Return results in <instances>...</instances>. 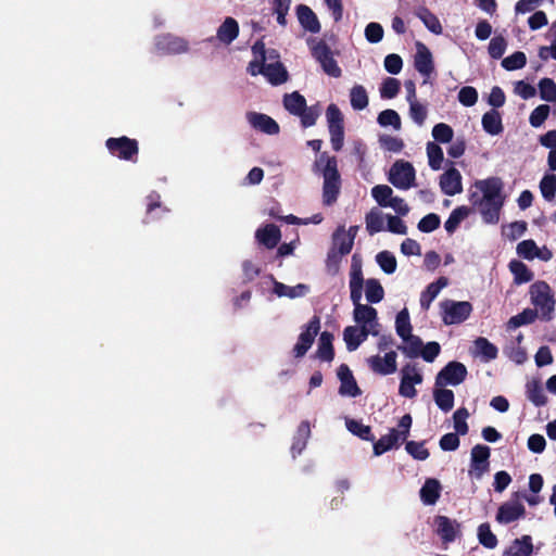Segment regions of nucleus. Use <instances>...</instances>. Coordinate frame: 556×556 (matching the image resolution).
Here are the masks:
<instances>
[{
  "instance_id": "obj_25",
  "label": "nucleus",
  "mask_w": 556,
  "mask_h": 556,
  "mask_svg": "<svg viewBox=\"0 0 556 556\" xmlns=\"http://www.w3.org/2000/svg\"><path fill=\"white\" fill-rule=\"evenodd\" d=\"M448 285V279L444 276L439 277L435 281L429 283L420 294V307L428 311L433 300L440 291Z\"/></svg>"
},
{
  "instance_id": "obj_57",
  "label": "nucleus",
  "mask_w": 556,
  "mask_h": 556,
  "mask_svg": "<svg viewBox=\"0 0 556 556\" xmlns=\"http://www.w3.org/2000/svg\"><path fill=\"white\" fill-rule=\"evenodd\" d=\"M401 89V83L399 79L393 77H387L383 79L380 87V96L382 99L395 98Z\"/></svg>"
},
{
  "instance_id": "obj_46",
  "label": "nucleus",
  "mask_w": 556,
  "mask_h": 556,
  "mask_svg": "<svg viewBox=\"0 0 556 556\" xmlns=\"http://www.w3.org/2000/svg\"><path fill=\"white\" fill-rule=\"evenodd\" d=\"M351 106L356 111H362L368 105V94L362 85H355L350 91Z\"/></svg>"
},
{
  "instance_id": "obj_7",
  "label": "nucleus",
  "mask_w": 556,
  "mask_h": 556,
  "mask_svg": "<svg viewBox=\"0 0 556 556\" xmlns=\"http://www.w3.org/2000/svg\"><path fill=\"white\" fill-rule=\"evenodd\" d=\"M388 179L395 188L407 190L415 185L416 172L409 162L399 160L391 166Z\"/></svg>"
},
{
  "instance_id": "obj_8",
  "label": "nucleus",
  "mask_w": 556,
  "mask_h": 556,
  "mask_svg": "<svg viewBox=\"0 0 556 556\" xmlns=\"http://www.w3.org/2000/svg\"><path fill=\"white\" fill-rule=\"evenodd\" d=\"M106 149L121 160L136 162L138 159V141L126 136L106 139Z\"/></svg>"
},
{
  "instance_id": "obj_23",
  "label": "nucleus",
  "mask_w": 556,
  "mask_h": 556,
  "mask_svg": "<svg viewBox=\"0 0 556 556\" xmlns=\"http://www.w3.org/2000/svg\"><path fill=\"white\" fill-rule=\"evenodd\" d=\"M156 48L163 53L178 54L188 50V42L182 38L167 34L157 38Z\"/></svg>"
},
{
  "instance_id": "obj_18",
  "label": "nucleus",
  "mask_w": 556,
  "mask_h": 556,
  "mask_svg": "<svg viewBox=\"0 0 556 556\" xmlns=\"http://www.w3.org/2000/svg\"><path fill=\"white\" fill-rule=\"evenodd\" d=\"M416 48L417 51L414 56V67L419 74L428 78L434 73L432 53L422 42H417Z\"/></svg>"
},
{
  "instance_id": "obj_56",
  "label": "nucleus",
  "mask_w": 556,
  "mask_h": 556,
  "mask_svg": "<svg viewBox=\"0 0 556 556\" xmlns=\"http://www.w3.org/2000/svg\"><path fill=\"white\" fill-rule=\"evenodd\" d=\"M478 539L480 544L486 548H494L497 545V538L491 531V527L488 522L481 523L478 527Z\"/></svg>"
},
{
  "instance_id": "obj_64",
  "label": "nucleus",
  "mask_w": 556,
  "mask_h": 556,
  "mask_svg": "<svg viewBox=\"0 0 556 556\" xmlns=\"http://www.w3.org/2000/svg\"><path fill=\"white\" fill-rule=\"evenodd\" d=\"M549 106L547 104H540L536 106L529 116V123L532 127H541L549 115Z\"/></svg>"
},
{
  "instance_id": "obj_31",
  "label": "nucleus",
  "mask_w": 556,
  "mask_h": 556,
  "mask_svg": "<svg viewBox=\"0 0 556 556\" xmlns=\"http://www.w3.org/2000/svg\"><path fill=\"white\" fill-rule=\"evenodd\" d=\"M526 394L527 399L536 407H542L547 404V396L539 379H532L527 382Z\"/></svg>"
},
{
  "instance_id": "obj_27",
  "label": "nucleus",
  "mask_w": 556,
  "mask_h": 556,
  "mask_svg": "<svg viewBox=\"0 0 556 556\" xmlns=\"http://www.w3.org/2000/svg\"><path fill=\"white\" fill-rule=\"evenodd\" d=\"M441 483L438 479L428 478L419 491L420 500L425 505H434L441 495Z\"/></svg>"
},
{
  "instance_id": "obj_9",
  "label": "nucleus",
  "mask_w": 556,
  "mask_h": 556,
  "mask_svg": "<svg viewBox=\"0 0 556 556\" xmlns=\"http://www.w3.org/2000/svg\"><path fill=\"white\" fill-rule=\"evenodd\" d=\"M249 73L252 76L263 74L271 85H281L288 80V72L282 63H269L252 61L249 64Z\"/></svg>"
},
{
  "instance_id": "obj_21",
  "label": "nucleus",
  "mask_w": 556,
  "mask_h": 556,
  "mask_svg": "<svg viewBox=\"0 0 556 556\" xmlns=\"http://www.w3.org/2000/svg\"><path fill=\"white\" fill-rule=\"evenodd\" d=\"M247 118L253 128L264 134L278 135L280 131L278 123L266 114L250 112L248 113Z\"/></svg>"
},
{
  "instance_id": "obj_52",
  "label": "nucleus",
  "mask_w": 556,
  "mask_h": 556,
  "mask_svg": "<svg viewBox=\"0 0 556 556\" xmlns=\"http://www.w3.org/2000/svg\"><path fill=\"white\" fill-rule=\"evenodd\" d=\"M377 122L382 127L392 126L396 130L401 129L402 126L399 113L392 109L380 112Z\"/></svg>"
},
{
  "instance_id": "obj_22",
  "label": "nucleus",
  "mask_w": 556,
  "mask_h": 556,
  "mask_svg": "<svg viewBox=\"0 0 556 556\" xmlns=\"http://www.w3.org/2000/svg\"><path fill=\"white\" fill-rule=\"evenodd\" d=\"M437 533L444 543L454 542L459 534L460 525L446 516L435 517Z\"/></svg>"
},
{
  "instance_id": "obj_24",
  "label": "nucleus",
  "mask_w": 556,
  "mask_h": 556,
  "mask_svg": "<svg viewBox=\"0 0 556 556\" xmlns=\"http://www.w3.org/2000/svg\"><path fill=\"white\" fill-rule=\"evenodd\" d=\"M296 16L301 26L312 33L317 34L320 31V23L314 11L305 4H299L295 9Z\"/></svg>"
},
{
  "instance_id": "obj_5",
  "label": "nucleus",
  "mask_w": 556,
  "mask_h": 556,
  "mask_svg": "<svg viewBox=\"0 0 556 556\" xmlns=\"http://www.w3.org/2000/svg\"><path fill=\"white\" fill-rule=\"evenodd\" d=\"M442 311V321L444 325L462 324L467 320L472 313V304L468 301L444 300L440 303Z\"/></svg>"
},
{
  "instance_id": "obj_59",
  "label": "nucleus",
  "mask_w": 556,
  "mask_h": 556,
  "mask_svg": "<svg viewBox=\"0 0 556 556\" xmlns=\"http://www.w3.org/2000/svg\"><path fill=\"white\" fill-rule=\"evenodd\" d=\"M540 190L545 200L552 201L556 194V175H545L540 181Z\"/></svg>"
},
{
  "instance_id": "obj_58",
  "label": "nucleus",
  "mask_w": 556,
  "mask_h": 556,
  "mask_svg": "<svg viewBox=\"0 0 556 556\" xmlns=\"http://www.w3.org/2000/svg\"><path fill=\"white\" fill-rule=\"evenodd\" d=\"M426 441H407L405 444L406 452L416 460H426L430 453L428 448L425 447Z\"/></svg>"
},
{
  "instance_id": "obj_1",
  "label": "nucleus",
  "mask_w": 556,
  "mask_h": 556,
  "mask_svg": "<svg viewBox=\"0 0 556 556\" xmlns=\"http://www.w3.org/2000/svg\"><path fill=\"white\" fill-rule=\"evenodd\" d=\"M475 191L470 190L469 201L479 212L486 224H496L500 220V212L504 205L502 197L503 181L498 177H489L477 180Z\"/></svg>"
},
{
  "instance_id": "obj_11",
  "label": "nucleus",
  "mask_w": 556,
  "mask_h": 556,
  "mask_svg": "<svg viewBox=\"0 0 556 556\" xmlns=\"http://www.w3.org/2000/svg\"><path fill=\"white\" fill-rule=\"evenodd\" d=\"M312 55L319 62L327 75L334 78H339L342 75V71L334 60L331 49L324 40H319L312 47Z\"/></svg>"
},
{
  "instance_id": "obj_12",
  "label": "nucleus",
  "mask_w": 556,
  "mask_h": 556,
  "mask_svg": "<svg viewBox=\"0 0 556 556\" xmlns=\"http://www.w3.org/2000/svg\"><path fill=\"white\" fill-rule=\"evenodd\" d=\"M401 382L399 387L400 395L406 399H413L417 395L416 384L422 383L424 377L416 364H406L401 369Z\"/></svg>"
},
{
  "instance_id": "obj_33",
  "label": "nucleus",
  "mask_w": 556,
  "mask_h": 556,
  "mask_svg": "<svg viewBox=\"0 0 556 556\" xmlns=\"http://www.w3.org/2000/svg\"><path fill=\"white\" fill-rule=\"evenodd\" d=\"M333 334L328 331L320 333L317 349V357L325 362H331L334 358Z\"/></svg>"
},
{
  "instance_id": "obj_60",
  "label": "nucleus",
  "mask_w": 556,
  "mask_h": 556,
  "mask_svg": "<svg viewBox=\"0 0 556 556\" xmlns=\"http://www.w3.org/2000/svg\"><path fill=\"white\" fill-rule=\"evenodd\" d=\"M453 128L445 123L435 124L432 128V137L440 143L451 142L453 140Z\"/></svg>"
},
{
  "instance_id": "obj_28",
  "label": "nucleus",
  "mask_w": 556,
  "mask_h": 556,
  "mask_svg": "<svg viewBox=\"0 0 556 556\" xmlns=\"http://www.w3.org/2000/svg\"><path fill=\"white\" fill-rule=\"evenodd\" d=\"M311 435V427L307 420H303L293 437L292 445H291V454L292 457L295 458L300 455L306 447L307 440Z\"/></svg>"
},
{
  "instance_id": "obj_30",
  "label": "nucleus",
  "mask_w": 556,
  "mask_h": 556,
  "mask_svg": "<svg viewBox=\"0 0 556 556\" xmlns=\"http://www.w3.org/2000/svg\"><path fill=\"white\" fill-rule=\"evenodd\" d=\"M533 552L532 539L530 535H523L511 542L505 549L503 556H530Z\"/></svg>"
},
{
  "instance_id": "obj_26",
  "label": "nucleus",
  "mask_w": 556,
  "mask_h": 556,
  "mask_svg": "<svg viewBox=\"0 0 556 556\" xmlns=\"http://www.w3.org/2000/svg\"><path fill=\"white\" fill-rule=\"evenodd\" d=\"M256 240L267 249L277 247L281 239L280 229L274 224H267L255 232Z\"/></svg>"
},
{
  "instance_id": "obj_2",
  "label": "nucleus",
  "mask_w": 556,
  "mask_h": 556,
  "mask_svg": "<svg viewBox=\"0 0 556 556\" xmlns=\"http://www.w3.org/2000/svg\"><path fill=\"white\" fill-rule=\"evenodd\" d=\"M320 159H326V165L323 170V204L331 206L337 202L341 192V176L338 170V161L336 156H328L327 153H323Z\"/></svg>"
},
{
  "instance_id": "obj_32",
  "label": "nucleus",
  "mask_w": 556,
  "mask_h": 556,
  "mask_svg": "<svg viewBox=\"0 0 556 556\" xmlns=\"http://www.w3.org/2000/svg\"><path fill=\"white\" fill-rule=\"evenodd\" d=\"M309 287L304 283H299L294 287H289L282 282L274 280V293L281 298L288 296L290 299L301 298L308 293Z\"/></svg>"
},
{
  "instance_id": "obj_48",
  "label": "nucleus",
  "mask_w": 556,
  "mask_h": 556,
  "mask_svg": "<svg viewBox=\"0 0 556 556\" xmlns=\"http://www.w3.org/2000/svg\"><path fill=\"white\" fill-rule=\"evenodd\" d=\"M353 245V238H346L343 227L338 228L333 233V247L337 248V252L341 255H348L352 251Z\"/></svg>"
},
{
  "instance_id": "obj_53",
  "label": "nucleus",
  "mask_w": 556,
  "mask_h": 556,
  "mask_svg": "<svg viewBox=\"0 0 556 556\" xmlns=\"http://www.w3.org/2000/svg\"><path fill=\"white\" fill-rule=\"evenodd\" d=\"M469 417V412L466 407H460L456 409L453 414L454 429L455 433L458 435H466L469 431V427L467 424V418Z\"/></svg>"
},
{
  "instance_id": "obj_61",
  "label": "nucleus",
  "mask_w": 556,
  "mask_h": 556,
  "mask_svg": "<svg viewBox=\"0 0 556 556\" xmlns=\"http://www.w3.org/2000/svg\"><path fill=\"white\" fill-rule=\"evenodd\" d=\"M527 63V56L521 51H516L507 58L503 59L502 66L506 71H516L525 67Z\"/></svg>"
},
{
  "instance_id": "obj_34",
  "label": "nucleus",
  "mask_w": 556,
  "mask_h": 556,
  "mask_svg": "<svg viewBox=\"0 0 556 556\" xmlns=\"http://www.w3.org/2000/svg\"><path fill=\"white\" fill-rule=\"evenodd\" d=\"M516 251L520 257L529 260V261H531L535 257H540L544 261H547L552 256V253L549 251H547L548 256H541L540 250H539L536 243L534 242V240H532V239H527V240L519 242L517 244Z\"/></svg>"
},
{
  "instance_id": "obj_43",
  "label": "nucleus",
  "mask_w": 556,
  "mask_h": 556,
  "mask_svg": "<svg viewBox=\"0 0 556 556\" xmlns=\"http://www.w3.org/2000/svg\"><path fill=\"white\" fill-rule=\"evenodd\" d=\"M365 295L369 303L376 304L383 300L384 290L378 279L370 278L365 282Z\"/></svg>"
},
{
  "instance_id": "obj_19",
  "label": "nucleus",
  "mask_w": 556,
  "mask_h": 556,
  "mask_svg": "<svg viewBox=\"0 0 556 556\" xmlns=\"http://www.w3.org/2000/svg\"><path fill=\"white\" fill-rule=\"evenodd\" d=\"M526 516V508L519 501L503 503L497 510L496 520L500 523H510Z\"/></svg>"
},
{
  "instance_id": "obj_20",
  "label": "nucleus",
  "mask_w": 556,
  "mask_h": 556,
  "mask_svg": "<svg viewBox=\"0 0 556 556\" xmlns=\"http://www.w3.org/2000/svg\"><path fill=\"white\" fill-rule=\"evenodd\" d=\"M440 187L444 194L455 195L463 191L462 175L458 169L451 167L440 177Z\"/></svg>"
},
{
  "instance_id": "obj_39",
  "label": "nucleus",
  "mask_w": 556,
  "mask_h": 556,
  "mask_svg": "<svg viewBox=\"0 0 556 556\" xmlns=\"http://www.w3.org/2000/svg\"><path fill=\"white\" fill-rule=\"evenodd\" d=\"M433 399L438 407L447 413L454 406V392L443 387H437L433 391Z\"/></svg>"
},
{
  "instance_id": "obj_35",
  "label": "nucleus",
  "mask_w": 556,
  "mask_h": 556,
  "mask_svg": "<svg viewBox=\"0 0 556 556\" xmlns=\"http://www.w3.org/2000/svg\"><path fill=\"white\" fill-rule=\"evenodd\" d=\"M282 103L290 114L296 116L304 112L306 100L299 91H293L283 96Z\"/></svg>"
},
{
  "instance_id": "obj_55",
  "label": "nucleus",
  "mask_w": 556,
  "mask_h": 556,
  "mask_svg": "<svg viewBox=\"0 0 556 556\" xmlns=\"http://www.w3.org/2000/svg\"><path fill=\"white\" fill-rule=\"evenodd\" d=\"M376 262L380 268L388 275L396 270L397 262L395 256L389 251H381L376 255Z\"/></svg>"
},
{
  "instance_id": "obj_29",
  "label": "nucleus",
  "mask_w": 556,
  "mask_h": 556,
  "mask_svg": "<svg viewBox=\"0 0 556 556\" xmlns=\"http://www.w3.org/2000/svg\"><path fill=\"white\" fill-rule=\"evenodd\" d=\"M239 35V24L233 17H226L225 21L217 29L216 37L217 39L225 43L230 45L233 40L237 39Z\"/></svg>"
},
{
  "instance_id": "obj_15",
  "label": "nucleus",
  "mask_w": 556,
  "mask_h": 556,
  "mask_svg": "<svg viewBox=\"0 0 556 556\" xmlns=\"http://www.w3.org/2000/svg\"><path fill=\"white\" fill-rule=\"evenodd\" d=\"M491 450L488 445L477 444L471 448L470 475L480 479L489 470Z\"/></svg>"
},
{
  "instance_id": "obj_13",
  "label": "nucleus",
  "mask_w": 556,
  "mask_h": 556,
  "mask_svg": "<svg viewBox=\"0 0 556 556\" xmlns=\"http://www.w3.org/2000/svg\"><path fill=\"white\" fill-rule=\"evenodd\" d=\"M320 330V318L317 315H314L305 329L300 333L298 338V342L293 348V355L296 358L303 357L307 351L311 349L312 344L316 336Z\"/></svg>"
},
{
  "instance_id": "obj_62",
  "label": "nucleus",
  "mask_w": 556,
  "mask_h": 556,
  "mask_svg": "<svg viewBox=\"0 0 556 556\" xmlns=\"http://www.w3.org/2000/svg\"><path fill=\"white\" fill-rule=\"evenodd\" d=\"M393 190L388 185H377L371 189V195L376 202L383 207H387L388 202L391 200Z\"/></svg>"
},
{
  "instance_id": "obj_38",
  "label": "nucleus",
  "mask_w": 556,
  "mask_h": 556,
  "mask_svg": "<svg viewBox=\"0 0 556 556\" xmlns=\"http://www.w3.org/2000/svg\"><path fill=\"white\" fill-rule=\"evenodd\" d=\"M508 267L517 285L527 283L533 279V273L521 261L513 260L509 262Z\"/></svg>"
},
{
  "instance_id": "obj_45",
  "label": "nucleus",
  "mask_w": 556,
  "mask_h": 556,
  "mask_svg": "<svg viewBox=\"0 0 556 556\" xmlns=\"http://www.w3.org/2000/svg\"><path fill=\"white\" fill-rule=\"evenodd\" d=\"M539 316L536 309L525 308L521 313L509 318L507 326L510 329L519 328L523 325L532 324Z\"/></svg>"
},
{
  "instance_id": "obj_54",
  "label": "nucleus",
  "mask_w": 556,
  "mask_h": 556,
  "mask_svg": "<svg viewBox=\"0 0 556 556\" xmlns=\"http://www.w3.org/2000/svg\"><path fill=\"white\" fill-rule=\"evenodd\" d=\"M538 86L542 100L547 102H556V83L552 78H542Z\"/></svg>"
},
{
  "instance_id": "obj_10",
  "label": "nucleus",
  "mask_w": 556,
  "mask_h": 556,
  "mask_svg": "<svg viewBox=\"0 0 556 556\" xmlns=\"http://www.w3.org/2000/svg\"><path fill=\"white\" fill-rule=\"evenodd\" d=\"M466 366L457 361L448 362L435 376V387L458 386L467 377Z\"/></svg>"
},
{
  "instance_id": "obj_50",
  "label": "nucleus",
  "mask_w": 556,
  "mask_h": 556,
  "mask_svg": "<svg viewBox=\"0 0 556 556\" xmlns=\"http://www.w3.org/2000/svg\"><path fill=\"white\" fill-rule=\"evenodd\" d=\"M427 155H428V163L429 166L433 170H439L442 166V162L444 159L443 150L441 147L434 142H428L427 143Z\"/></svg>"
},
{
  "instance_id": "obj_14",
  "label": "nucleus",
  "mask_w": 556,
  "mask_h": 556,
  "mask_svg": "<svg viewBox=\"0 0 556 556\" xmlns=\"http://www.w3.org/2000/svg\"><path fill=\"white\" fill-rule=\"evenodd\" d=\"M364 277L362 270V261L357 254L352 256V264L350 270V298L354 304L361 305L362 293H363Z\"/></svg>"
},
{
  "instance_id": "obj_41",
  "label": "nucleus",
  "mask_w": 556,
  "mask_h": 556,
  "mask_svg": "<svg viewBox=\"0 0 556 556\" xmlns=\"http://www.w3.org/2000/svg\"><path fill=\"white\" fill-rule=\"evenodd\" d=\"M346 429L364 441L375 442V434L369 426L362 424L356 419H346Z\"/></svg>"
},
{
  "instance_id": "obj_3",
  "label": "nucleus",
  "mask_w": 556,
  "mask_h": 556,
  "mask_svg": "<svg viewBox=\"0 0 556 556\" xmlns=\"http://www.w3.org/2000/svg\"><path fill=\"white\" fill-rule=\"evenodd\" d=\"M413 424V418L409 414H405L401 417L397 424V428H391L389 433L382 435L379 440H375L374 454L379 456L390 451L394 446H397L400 442H405L409 435V430Z\"/></svg>"
},
{
  "instance_id": "obj_4",
  "label": "nucleus",
  "mask_w": 556,
  "mask_h": 556,
  "mask_svg": "<svg viewBox=\"0 0 556 556\" xmlns=\"http://www.w3.org/2000/svg\"><path fill=\"white\" fill-rule=\"evenodd\" d=\"M529 293L541 319L549 321L555 308V300L549 285L543 280L536 281L531 285Z\"/></svg>"
},
{
  "instance_id": "obj_44",
  "label": "nucleus",
  "mask_w": 556,
  "mask_h": 556,
  "mask_svg": "<svg viewBox=\"0 0 556 556\" xmlns=\"http://www.w3.org/2000/svg\"><path fill=\"white\" fill-rule=\"evenodd\" d=\"M405 338L406 339L402 340L406 343V345L399 346V350L409 358L418 357L424 346L422 340L413 333H410V336H406Z\"/></svg>"
},
{
  "instance_id": "obj_6",
  "label": "nucleus",
  "mask_w": 556,
  "mask_h": 556,
  "mask_svg": "<svg viewBox=\"0 0 556 556\" xmlns=\"http://www.w3.org/2000/svg\"><path fill=\"white\" fill-rule=\"evenodd\" d=\"M328 130L330 134L331 147L334 151H340L344 143V118L337 104L331 103L326 110Z\"/></svg>"
},
{
  "instance_id": "obj_51",
  "label": "nucleus",
  "mask_w": 556,
  "mask_h": 556,
  "mask_svg": "<svg viewBox=\"0 0 556 556\" xmlns=\"http://www.w3.org/2000/svg\"><path fill=\"white\" fill-rule=\"evenodd\" d=\"M366 229L369 235H375L383 230V217L380 211L374 208L365 216Z\"/></svg>"
},
{
  "instance_id": "obj_63",
  "label": "nucleus",
  "mask_w": 556,
  "mask_h": 556,
  "mask_svg": "<svg viewBox=\"0 0 556 556\" xmlns=\"http://www.w3.org/2000/svg\"><path fill=\"white\" fill-rule=\"evenodd\" d=\"M507 41L503 36L493 37L488 47L489 54L492 59L498 60L501 59L506 50Z\"/></svg>"
},
{
  "instance_id": "obj_49",
  "label": "nucleus",
  "mask_w": 556,
  "mask_h": 556,
  "mask_svg": "<svg viewBox=\"0 0 556 556\" xmlns=\"http://www.w3.org/2000/svg\"><path fill=\"white\" fill-rule=\"evenodd\" d=\"M475 346L479 354H481L485 361H492L497 357L498 350L486 338L479 337L475 340Z\"/></svg>"
},
{
  "instance_id": "obj_47",
  "label": "nucleus",
  "mask_w": 556,
  "mask_h": 556,
  "mask_svg": "<svg viewBox=\"0 0 556 556\" xmlns=\"http://www.w3.org/2000/svg\"><path fill=\"white\" fill-rule=\"evenodd\" d=\"M395 330L401 339H406V336H410L413 327L407 308H403L397 313L395 319Z\"/></svg>"
},
{
  "instance_id": "obj_37",
  "label": "nucleus",
  "mask_w": 556,
  "mask_h": 556,
  "mask_svg": "<svg viewBox=\"0 0 556 556\" xmlns=\"http://www.w3.org/2000/svg\"><path fill=\"white\" fill-rule=\"evenodd\" d=\"M378 313L372 306L361 304L354 307L353 317L358 325H372L377 323Z\"/></svg>"
},
{
  "instance_id": "obj_17",
  "label": "nucleus",
  "mask_w": 556,
  "mask_h": 556,
  "mask_svg": "<svg viewBox=\"0 0 556 556\" xmlns=\"http://www.w3.org/2000/svg\"><path fill=\"white\" fill-rule=\"evenodd\" d=\"M340 380L339 394L342 396L356 397L362 394L359 387L346 364H341L337 371Z\"/></svg>"
},
{
  "instance_id": "obj_16",
  "label": "nucleus",
  "mask_w": 556,
  "mask_h": 556,
  "mask_svg": "<svg viewBox=\"0 0 556 556\" xmlns=\"http://www.w3.org/2000/svg\"><path fill=\"white\" fill-rule=\"evenodd\" d=\"M396 352L390 351L384 356L374 355L367 359L369 368L378 375L388 376L394 374L397 368Z\"/></svg>"
},
{
  "instance_id": "obj_36",
  "label": "nucleus",
  "mask_w": 556,
  "mask_h": 556,
  "mask_svg": "<svg viewBox=\"0 0 556 556\" xmlns=\"http://www.w3.org/2000/svg\"><path fill=\"white\" fill-rule=\"evenodd\" d=\"M483 130L492 136H496L503 131L501 114L496 110H491L482 116Z\"/></svg>"
},
{
  "instance_id": "obj_40",
  "label": "nucleus",
  "mask_w": 556,
  "mask_h": 556,
  "mask_svg": "<svg viewBox=\"0 0 556 556\" xmlns=\"http://www.w3.org/2000/svg\"><path fill=\"white\" fill-rule=\"evenodd\" d=\"M416 15L422 21L428 30L435 35L442 34L443 28L439 18L428 8L421 7Z\"/></svg>"
},
{
  "instance_id": "obj_42",
  "label": "nucleus",
  "mask_w": 556,
  "mask_h": 556,
  "mask_svg": "<svg viewBox=\"0 0 556 556\" xmlns=\"http://www.w3.org/2000/svg\"><path fill=\"white\" fill-rule=\"evenodd\" d=\"M469 214L470 208L465 205L454 208L444 224L445 230L448 233H453Z\"/></svg>"
}]
</instances>
